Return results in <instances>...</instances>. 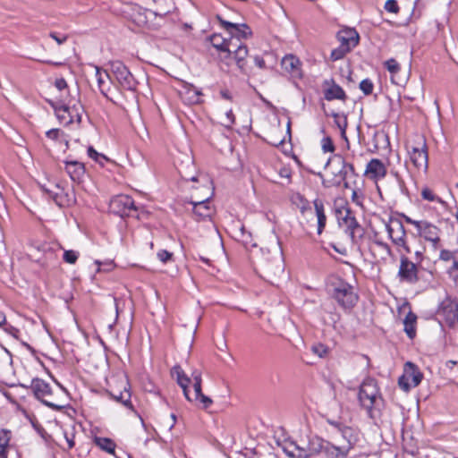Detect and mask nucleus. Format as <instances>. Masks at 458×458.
I'll use <instances>...</instances> for the list:
<instances>
[{
  "label": "nucleus",
  "instance_id": "0e129e2a",
  "mask_svg": "<svg viewBox=\"0 0 458 458\" xmlns=\"http://www.w3.org/2000/svg\"><path fill=\"white\" fill-rule=\"evenodd\" d=\"M415 260L420 262L422 259V251L420 250H414Z\"/></svg>",
  "mask_w": 458,
  "mask_h": 458
},
{
  "label": "nucleus",
  "instance_id": "b1692460",
  "mask_svg": "<svg viewBox=\"0 0 458 458\" xmlns=\"http://www.w3.org/2000/svg\"><path fill=\"white\" fill-rule=\"evenodd\" d=\"M191 378L193 380V388L195 392L194 400L199 401L203 408H208L213 402L208 396L203 394L201 392V373L198 370L193 371L191 374Z\"/></svg>",
  "mask_w": 458,
  "mask_h": 458
},
{
  "label": "nucleus",
  "instance_id": "09e8293b",
  "mask_svg": "<svg viewBox=\"0 0 458 458\" xmlns=\"http://www.w3.org/2000/svg\"><path fill=\"white\" fill-rule=\"evenodd\" d=\"M79 257V253L75 250H65L64 253V260L69 264H74Z\"/></svg>",
  "mask_w": 458,
  "mask_h": 458
},
{
  "label": "nucleus",
  "instance_id": "e2e57ef3",
  "mask_svg": "<svg viewBox=\"0 0 458 458\" xmlns=\"http://www.w3.org/2000/svg\"><path fill=\"white\" fill-rule=\"evenodd\" d=\"M220 95L223 98H225L226 100L232 99V96L228 90H221Z\"/></svg>",
  "mask_w": 458,
  "mask_h": 458
},
{
  "label": "nucleus",
  "instance_id": "a19ab883",
  "mask_svg": "<svg viewBox=\"0 0 458 458\" xmlns=\"http://www.w3.org/2000/svg\"><path fill=\"white\" fill-rule=\"evenodd\" d=\"M88 155L90 158H92L101 165H104L105 162L108 160L104 154L98 153L97 150L93 148V147H89Z\"/></svg>",
  "mask_w": 458,
  "mask_h": 458
},
{
  "label": "nucleus",
  "instance_id": "a878e982",
  "mask_svg": "<svg viewBox=\"0 0 458 458\" xmlns=\"http://www.w3.org/2000/svg\"><path fill=\"white\" fill-rule=\"evenodd\" d=\"M418 232L421 237L426 241L431 242L434 246H436L440 240L439 229L427 221L423 222Z\"/></svg>",
  "mask_w": 458,
  "mask_h": 458
},
{
  "label": "nucleus",
  "instance_id": "ea45409f",
  "mask_svg": "<svg viewBox=\"0 0 458 458\" xmlns=\"http://www.w3.org/2000/svg\"><path fill=\"white\" fill-rule=\"evenodd\" d=\"M9 437L7 432H0V458H7V446L9 445Z\"/></svg>",
  "mask_w": 458,
  "mask_h": 458
},
{
  "label": "nucleus",
  "instance_id": "f03ea898",
  "mask_svg": "<svg viewBox=\"0 0 458 458\" xmlns=\"http://www.w3.org/2000/svg\"><path fill=\"white\" fill-rule=\"evenodd\" d=\"M358 397L361 407L367 411L370 418L374 419L379 415L383 399L375 379L368 377L362 382Z\"/></svg>",
  "mask_w": 458,
  "mask_h": 458
},
{
  "label": "nucleus",
  "instance_id": "c756f323",
  "mask_svg": "<svg viewBox=\"0 0 458 458\" xmlns=\"http://www.w3.org/2000/svg\"><path fill=\"white\" fill-rule=\"evenodd\" d=\"M324 447V440L317 436L309 439L308 444L305 445L309 454V458L322 452Z\"/></svg>",
  "mask_w": 458,
  "mask_h": 458
},
{
  "label": "nucleus",
  "instance_id": "bb28decb",
  "mask_svg": "<svg viewBox=\"0 0 458 458\" xmlns=\"http://www.w3.org/2000/svg\"><path fill=\"white\" fill-rule=\"evenodd\" d=\"M172 375L176 377L178 385L182 388L185 398L192 402V399L189 395L188 386L191 382V378L184 373L180 366H174L172 369Z\"/></svg>",
  "mask_w": 458,
  "mask_h": 458
},
{
  "label": "nucleus",
  "instance_id": "f257e3e1",
  "mask_svg": "<svg viewBox=\"0 0 458 458\" xmlns=\"http://www.w3.org/2000/svg\"><path fill=\"white\" fill-rule=\"evenodd\" d=\"M355 176L353 165L336 155L327 163L322 184L326 188L339 187L342 184L344 188H350L349 181Z\"/></svg>",
  "mask_w": 458,
  "mask_h": 458
},
{
  "label": "nucleus",
  "instance_id": "9d476101",
  "mask_svg": "<svg viewBox=\"0 0 458 458\" xmlns=\"http://www.w3.org/2000/svg\"><path fill=\"white\" fill-rule=\"evenodd\" d=\"M212 195L213 188L207 187L206 194L203 196V198H199L195 195L191 196V203L193 206L192 211L197 217L205 219L212 216L214 210L209 205V199Z\"/></svg>",
  "mask_w": 458,
  "mask_h": 458
},
{
  "label": "nucleus",
  "instance_id": "3c124183",
  "mask_svg": "<svg viewBox=\"0 0 458 458\" xmlns=\"http://www.w3.org/2000/svg\"><path fill=\"white\" fill-rule=\"evenodd\" d=\"M385 9L392 13H397L399 12V6L395 0H387L385 4Z\"/></svg>",
  "mask_w": 458,
  "mask_h": 458
},
{
  "label": "nucleus",
  "instance_id": "4d7b16f0",
  "mask_svg": "<svg viewBox=\"0 0 458 458\" xmlns=\"http://www.w3.org/2000/svg\"><path fill=\"white\" fill-rule=\"evenodd\" d=\"M360 198V194L356 190H353L352 193V200L358 206H361Z\"/></svg>",
  "mask_w": 458,
  "mask_h": 458
},
{
  "label": "nucleus",
  "instance_id": "1a4fd4ad",
  "mask_svg": "<svg viewBox=\"0 0 458 458\" xmlns=\"http://www.w3.org/2000/svg\"><path fill=\"white\" fill-rule=\"evenodd\" d=\"M339 225L345 227L346 232L350 234L354 242L357 237H361L363 229L357 222L354 215L350 208H344L337 210Z\"/></svg>",
  "mask_w": 458,
  "mask_h": 458
},
{
  "label": "nucleus",
  "instance_id": "4468645a",
  "mask_svg": "<svg viewBox=\"0 0 458 458\" xmlns=\"http://www.w3.org/2000/svg\"><path fill=\"white\" fill-rule=\"evenodd\" d=\"M228 47H230V64L234 61L239 70L246 72V58L249 53L247 46L233 40Z\"/></svg>",
  "mask_w": 458,
  "mask_h": 458
},
{
  "label": "nucleus",
  "instance_id": "f8f14e48",
  "mask_svg": "<svg viewBox=\"0 0 458 458\" xmlns=\"http://www.w3.org/2000/svg\"><path fill=\"white\" fill-rule=\"evenodd\" d=\"M422 379V374L418 370L416 366L411 362H407L404 368L403 375L399 378V386L404 391H408L411 387L417 386Z\"/></svg>",
  "mask_w": 458,
  "mask_h": 458
},
{
  "label": "nucleus",
  "instance_id": "dca6fc26",
  "mask_svg": "<svg viewBox=\"0 0 458 458\" xmlns=\"http://www.w3.org/2000/svg\"><path fill=\"white\" fill-rule=\"evenodd\" d=\"M55 115L59 122L64 125H69L72 123H80L81 120V115L79 108L75 106L70 107L68 106H60L55 108Z\"/></svg>",
  "mask_w": 458,
  "mask_h": 458
},
{
  "label": "nucleus",
  "instance_id": "a18cd8bd",
  "mask_svg": "<svg viewBox=\"0 0 458 458\" xmlns=\"http://www.w3.org/2000/svg\"><path fill=\"white\" fill-rule=\"evenodd\" d=\"M374 244L379 248V250L382 251L383 257L382 259H386L392 256V250L390 246L382 241L376 240L374 241Z\"/></svg>",
  "mask_w": 458,
  "mask_h": 458
},
{
  "label": "nucleus",
  "instance_id": "603ef678",
  "mask_svg": "<svg viewBox=\"0 0 458 458\" xmlns=\"http://www.w3.org/2000/svg\"><path fill=\"white\" fill-rule=\"evenodd\" d=\"M157 256L161 262L166 263L169 260H171L173 253L165 250H160L159 251H157Z\"/></svg>",
  "mask_w": 458,
  "mask_h": 458
},
{
  "label": "nucleus",
  "instance_id": "393cba45",
  "mask_svg": "<svg viewBox=\"0 0 458 458\" xmlns=\"http://www.w3.org/2000/svg\"><path fill=\"white\" fill-rule=\"evenodd\" d=\"M323 452L328 458H345L350 451L349 445H335L324 441Z\"/></svg>",
  "mask_w": 458,
  "mask_h": 458
},
{
  "label": "nucleus",
  "instance_id": "c03bdc74",
  "mask_svg": "<svg viewBox=\"0 0 458 458\" xmlns=\"http://www.w3.org/2000/svg\"><path fill=\"white\" fill-rule=\"evenodd\" d=\"M349 52V47H344L340 45L337 48L332 50L330 58L332 61H337L344 58Z\"/></svg>",
  "mask_w": 458,
  "mask_h": 458
},
{
  "label": "nucleus",
  "instance_id": "6ab92c4d",
  "mask_svg": "<svg viewBox=\"0 0 458 458\" xmlns=\"http://www.w3.org/2000/svg\"><path fill=\"white\" fill-rule=\"evenodd\" d=\"M364 174L369 180L377 182L386 175V167L381 160L373 158L367 164Z\"/></svg>",
  "mask_w": 458,
  "mask_h": 458
},
{
  "label": "nucleus",
  "instance_id": "338daca9",
  "mask_svg": "<svg viewBox=\"0 0 458 458\" xmlns=\"http://www.w3.org/2000/svg\"><path fill=\"white\" fill-rule=\"evenodd\" d=\"M6 321L5 316L4 313L0 312V326L4 325Z\"/></svg>",
  "mask_w": 458,
  "mask_h": 458
},
{
  "label": "nucleus",
  "instance_id": "49530a36",
  "mask_svg": "<svg viewBox=\"0 0 458 458\" xmlns=\"http://www.w3.org/2000/svg\"><path fill=\"white\" fill-rule=\"evenodd\" d=\"M311 351L314 354L318 355L320 358L326 357L328 353V348L322 344H314L311 347Z\"/></svg>",
  "mask_w": 458,
  "mask_h": 458
},
{
  "label": "nucleus",
  "instance_id": "bf43d9fd",
  "mask_svg": "<svg viewBox=\"0 0 458 458\" xmlns=\"http://www.w3.org/2000/svg\"><path fill=\"white\" fill-rule=\"evenodd\" d=\"M407 222L409 224L412 225L419 231L424 221H418V220H412L411 218H407Z\"/></svg>",
  "mask_w": 458,
  "mask_h": 458
},
{
  "label": "nucleus",
  "instance_id": "412c9836",
  "mask_svg": "<svg viewBox=\"0 0 458 458\" xmlns=\"http://www.w3.org/2000/svg\"><path fill=\"white\" fill-rule=\"evenodd\" d=\"M336 38L342 47H349V51L354 48L360 40V35L353 28L342 29L338 31Z\"/></svg>",
  "mask_w": 458,
  "mask_h": 458
},
{
  "label": "nucleus",
  "instance_id": "20e7f679",
  "mask_svg": "<svg viewBox=\"0 0 458 458\" xmlns=\"http://www.w3.org/2000/svg\"><path fill=\"white\" fill-rule=\"evenodd\" d=\"M298 199H300V211L303 218L307 222H310L313 220L314 216H316L318 227L317 232L318 234H321L327 224V216L325 214V207L322 200L318 199H315L313 202L314 208H312L310 202L301 195H300Z\"/></svg>",
  "mask_w": 458,
  "mask_h": 458
},
{
  "label": "nucleus",
  "instance_id": "13d9d810",
  "mask_svg": "<svg viewBox=\"0 0 458 458\" xmlns=\"http://www.w3.org/2000/svg\"><path fill=\"white\" fill-rule=\"evenodd\" d=\"M254 63L260 69H264L266 67L264 59L259 55L254 57Z\"/></svg>",
  "mask_w": 458,
  "mask_h": 458
},
{
  "label": "nucleus",
  "instance_id": "c9c22d12",
  "mask_svg": "<svg viewBox=\"0 0 458 458\" xmlns=\"http://www.w3.org/2000/svg\"><path fill=\"white\" fill-rule=\"evenodd\" d=\"M325 98L327 100L344 99L345 98V93L340 86L334 84L327 89Z\"/></svg>",
  "mask_w": 458,
  "mask_h": 458
},
{
  "label": "nucleus",
  "instance_id": "6e6552de",
  "mask_svg": "<svg viewBox=\"0 0 458 458\" xmlns=\"http://www.w3.org/2000/svg\"><path fill=\"white\" fill-rule=\"evenodd\" d=\"M110 66L114 77L123 89L130 91L136 89V80L121 61H113L110 63Z\"/></svg>",
  "mask_w": 458,
  "mask_h": 458
},
{
  "label": "nucleus",
  "instance_id": "2eb2a0df",
  "mask_svg": "<svg viewBox=\"0 0 458 458\" xmlns=\"http://www.w3.org/2000/svg\"><path fill=\"white\" fill-rule=\"evenodd\" d=\"M209 41L213 47L219 52V60L226 65H230V47L228 46L233 43V39H226L219 34H213L209 37Z\"/></svg>",
  "mask_w": 458,
  "mask_h": 458
},
{
  "label": "nucleus",
  "instance_id": "9b49d317",
  "mask_svg": "<svg viewBox=\"0 0 458 458\" xmlns=\"http://www.w3.org/2000/svg\"><path fill=\"white\" fill-rule=\"evenodd\" d=\"M30 387L35 397L40 400L45 405L55 410H59L61 408V406L56 405L48 400V397L52 395V390L47 382L41 378H34L31 381Z\"/></svg>",
  "mask_w": 458,
  "mask_h": 458
},
{
  "label": "nucleus",
  "instance_id": "423d86ee",
  "mask_svg": "<svg viewBox=\"0 0 458 458\" xmlns=\"http://www.w3.org/2000/svg\"><path fill=\"white\" fill-rule=\"evenodd\" d=\"M406 148L410 160L416 168L428 167V152L424 137L417 135L413 141H408Z\"/></svg>",
  "mask_w": 458,
  "mask_h": 458
},
{
  "label": "nucleus",
  "instance_id": "864d4df0",
  "mask_svg": "<svg viewBox=\"0 0 458 458\" xmlns=\"http://www.w3.org/2000/svg\"><path fill=\"white\" fill-rule=\"evenodd\" d=\"M454 254H455V250H443L440 252V259L444 261H451V260L454 261Z\"/></svg>",
  "mask_w": 458,
  "mask_h": 458
},
{
  "label": "nucleus",
  "instance_id": "6e6d98bb",
  "mask_svg": "<svg viewBox=\"0 0 458 458\" xmlns=\"http://www.w3.org/2000/svg\"><path fill=\"white\" fill-rule=\"evenodd\" d=\"M55 86L59 91H63L64 89H66L68 87L66 81L63 78L56 79L55 81Z\"/></svg>",
  "mask_w": 458,
  "mask_h": 458
},
{
  "label": "nucleus",
  "instance_id": "4c0bfd02",
  "mask_svg": "<svg viewBox=\"0 0 458 458\" xmlns=\"http://www.w3.org/2000/svg\"><path fill=\"white\" fill-rule=\"evenodd\" d=\"M96 70V77L98 88L103 95H106V89L105 85L106 82V80L110 78L109 74L106 71H102L99 67L95 66Z\"/></svg>",
  "mask_w": 458,
  "mask_h": 458
},
{
  "label": "nucleus",
  "instance_id": "7c9ffc66",
  "mask_svg": "<svg viewBox=\"0 0 458 458\" xmlns=\"http://www.w3.org/2000/svg\"><path fill=\"white\" fill-rule=\"evenodd\" d=\"M130 8L131 11V13H130V18L132 20V21L138 26L145 25L147 23L146 10L138 5H131Z\"/></svg>",
  "mask_w": 458,
  "mask_h": 458
},
{
  "label": "nucleus",
  "instance_id": "5701e85b",
  "mask_svg": "<svg viewBox=\"0 0 458 458\" xmlns=\"http://www.w3.org/2000/svg\"><path fill=\"white\" fill-rule=\"evenodd\" d=\"M179 93L183 101L189 105L199 104L201 102L202 93L192 84L183 82Z\"/></svg>",
  "mask_w": 458,
  "mask_h": 458
},
{
  "label": "nucleus",
  "instance_id": "72a5a7b5",
  "mask_svg": "<svg viewBox=\"0 0 458 458\" xmlns=\"http://www.w3.org/2000/svg\"><path fill=\"white\" fill-rule=\"evenodd\" d=\"M290 447H294V450L285 448L284 453L288 456L294 458H309V454L305 446L299 445L295 442H290Z\"/></svg>",
  "mask_w": 458,
  "mask_h": 458
},
{
  "label": "nucleus",
  "instance_id": "a211bd4d",
  "mask_svg": "<svg viewBox=\"0 0 458 458\" xmlns=\"http://www.w3.org/2000/svg\"><path fill=\"white\" fill-rule=\"evenodd\" d=\"M438 315L442 316L448 325H454L458 321V304L455 301L446 298L439 308Z\"/></svg>",
  "mask_w": 458,
  "mask_h": 458
},
{
  "label": "nucleus",
  "instance_id": "f704fd0d",
  "mask_svg": "<svg viewBox=\"0 0 458 458\" xmlns=\"http://www.w3.org/2000/svg\"><path fill=\"white\" fill-rule=\"evenodd\" d=\"M95 443L101 450L108 454H114L116 445L112 439L99 437L95 438Z\"/></svg>",
  "mask_w": 458,
  "mask_h": 458
},
{
  "label": "nucleus",
  "instance_id": "58836bf2",
  "mask_svg": "<svg viewBox=\"0 0 458 458\" xmlns=\"http://www.w3.org/2000/svg\"><path fill=\"white\" fill-rule=\"evenodd\" d=\"M333 116L335 125L341 131L342 136H345V131L348 125L346 115L344 114H334Z\"/></svg>",
  "mask_w": 458,
  "mask_h": 458
},
{
  "label": "nucleus",
  "instance_id": "e433bc0d",
  "mask_svg": "<svg viewBox=\"0 0 458 458\" xmlns=\"http://www.w3.org/2000/svg\"><path fill=\"white\" fill-rule=\"evenodd\" d=\"M218 119L220 124L226 129H231L235 123V116L232 109L223 111Z\"/></svg>",
  "mask_w": 458,
  "mask_h": 458
},
{
  "label": "nucleus",
  "instance_id": "8fccbe9b",
  "mask_svg": "<svg viewBox=\"0 0 458 458\" xmlns=\"http://www.w3.org/2000/svg\"><path fill=\"white\" fill-rule=\"evenodd\" d=\"M321 148L324 152H334L335 146L331 138L324 137L321 140Z\"/></svg>",
  "mask_w": 458,
  "mask_h": 458
},
{
  "label": "nucleus",
  "instance_id": "c85d7f7f",
  "mask_svg": "<svg viewBox=\"0 0 458 458\" xmlns=\"http://www.w3.org/2000/svg\"><path fill=\"white\" fill-rule=\"evenodd\" d=\"M331 424L337 428L340 437L344 439V443H342L341 445H349L351 450L353 443L356 440L354 430L350 427L343 426L336 422H333Z\"/></svg>",
  "mask_w": 458,
  "mask_h": 458
},
{
  "label": "nucleus",
  "instance_id": "de8ad7c7",
  "mask_svg": "<svg viewBox=\"0 0 458 458\" xmlns=\"http://www.w3.org/2000/svg\"><path fill=\"white\" fill-rule=\"evenodd\" d=\"M360 89L365 95H369L373 91L374 85L369 79H365L360 81Z\"/></svg>",
  "mask_w": 458,
  "mask_h": 458
},
{
  "label": "nucleus",
  "instance_id": "2f4dec72",
  "mask_svg": "<svg viewBox=\"0 0 458 458\" xmlns=\"http://www.w3.org/2000/svg\"><path fill=\"white\" fill-rule=\"evenodd\" d=\"M416 321L417 316L412 312H409L403 320L404 331L411 339L416 335Z\"/></svg>",
  "mask_w": 458,
  "mask_h": 458
},
{
  "label": "nucleus",
  "instance_id": "4be33fe9",
  "mask_svg": "<svg viewBox=\"0 0 458 458\" xmlns=\"http://www.w3.org/2000/svg\"><path fill=\"white\" fill-rule=\"evenodd\" d=\"M282 68L294 78L302 77L301 62L293 55H286L281 62Z\"/></svg>",
  "mask_w": 458,
  "mask_h": 458
},
{
  "label": "nucleus",
  "instance_id": "5fc2aeb1",
  "mask_svg": "<svg viewBox=\"0 0 458 458\" xmlns=\"http://www.w3.org/2000/svg\"><path fill=\"white\" fill-rule=\"evenodd\" d=\"M49 36L53 39H55L58 45L64 44L66 41V39H67V37L65 35L59 34V33H56V32H51L49 34Z\"/></svg>",
  "mask_w": 458,
  "mask_h": 458
},
{
  "label": "nucleus",
  "instance_id": "0eeeda50",
  "mask_svg": "<svg viewBox=\"0 0 458 458\" xmlns=\"http://www.w3.org/2000/svg\"><path fill=\"white\" fill-rule=\"evenodd\" d=\"M386 228L388 237L395 246L402 248L405 254L413 252L411 246L406 242L405 228L400 220L390 219L389 222L386 224Z\"/></svg>",
  "mask_w": 458,
  "mask_h": 458
},
{
  "label": "nucleus",
  "instance_id": "052dcab7",
  "mask_svg": "<svg viewBox=\"0 0 458 458\" xmlns=\"http://www.w3.org/2000/svg\"><path fill=\"white\" fill-rule=\"evenodd\" d=\"M451 269L458 271V248L455 250V254Z\"/></svg>",
  "mask_w": 458,
  "mask_h": 458
},
{
  "label": "nucleus",
  "instance_id": "7ed1b4c3",
  "mask_svg": "<svg viewBox=\"0 0 458 458\" xmlns=\"http://www.w3.org/2000/svg\"><path fill=\"white\" fill-rule=\"evenodd\" d=\"M107 393L114 401L122 403L125 408L135 411L131 403L130 384L125 376L112 377L108 381Z\"/></svg>",
  "mask_w": 458,
  "mask_h": 458
},
{
  "label": "nucleus",
  "instance_id": "39448f33",
  "mask_svg": "<svg viewBox=\"0 0 458 458\" xmlns=\"http://www.w3.org/2000/svg\"><path fill=\"white\" fill-rule=\"evenodd\" d=\"M331 285L333 297L341 307L351 309L356 304L358 295L351 284L341 279H336Z\"/></svg>",
  "mask_w": 458,
  "mask_h": 458
},
{
  "label": "nucleus",
  "instance_id": "774afa93",
  "mask_svg": "<svg viewBox=\"0 0 458 458\" xmlns=\"http://www.w3.org/2000/svg\"><path fill=\"white\" fill-rule=\"evenodd\" d=\"M285 448H288L289 450H294V447H290V442L289 443H285L284 446V450Z\"/></svg>",
  "mask_w": 458,
  "mask_h": 458
},
{
  "label": "nucleus",
  "instance_id": "37998d69",
  "mask_svg": "<svg viewBox=\"0 0 458 458\" xmlns=\"http://www.w3.org/2000/svg\"><path fill=\"white\" fill-rule=\"evenodd\" d=\"M385 67L391 73L394 81V77L400 72V64L394 59H389L385 62Z\"/></svg>",
  "mask_w": 458,
  "mask_h": 458
},
{
  "label": "nucleus",
  "instance_id": "aec40b11",
  "mask_svg": "<svg viewBox=\"0 0 458 458\" xmlns=\"http://www.w3.org/2000/svg\"><path fill=\"white\" fill-rule=\"evenodd\" d=\"M114 212L119 213L121 216L127 215L130 210H136L134 200L128 195H118L114 197L110 203Z\"/></svg>",
  "mask_w": 458,
  "mask_h": 458
},
{
  "label": "nucleus",
  "instance_id": "cd10ccee",
  "mask_svg": "<svg viewBox=\"0 0 458 458\" xmlns=\"http://www.w3.org/2000/svg\"><path fill=\"white\" fill-rule=\"evenodd\" d=\"M64 169L70 178L74 181H80L85 174L84 165L78 161H65Z\"/></svg>",
  "mask_w": 458,
  "mask_h": 458
},
{
  "label": "nucleus",
  "instance_id": "473e14b6",
  "mask_svg": "<svg viewBox=\"0 0 458 458\" xmlns=\"http://www.w3.org/2000/svg\"><path fill=\"white\" fill-rule=\"evenodd\" d=\"M47 139L55 141L58 144H64L68 148V138L60 129H51L46 132Z\"/></svg>",
  "mask_w": 458,
  "mask_h": 458
},
{
  "label": "nucleus",
  "instance_id": "f3484780",
  "mask_svg": "<svg viewBox=\"0 0 458 458\" xmlns=\"http://www.w3.org/2000/svg\"><path fill=\"white\" fill-rule=\"evenodd\" d=\"M398 276L402 281L411 284L418 280L417 267L405 255L401 256Z\"/></svg>",
  "mask_w": 458,
  "mask_h": 458
},
{
  "label": "nucleus",
  "instance_id": "69168bd1",
  "mask_svg": "<svg viewBox=\"0 0 458 458\" xmlns=\"http://www.w3.org/2000/svg\"><path fill=\"white\" fill-rule=\"evenodd\" d=\"M66 438V442H67V445H68V449H72L73 446H74V441L72 438H69L67 437H65Z\"/></svg>",
  "mask_w": 458,
  "mask_h": 458
},
{
  "label": "nucleus",
  "instance_id": "ddd939ff",
  "mask_svg": "<svg viewBox=\"0 0 458 458\" xmlns=\"http://www.w3.org/2000/svg\"><path fill=\"white\" fill-rule=\"evenodd\" d=\"M218 20L222 27L229 32L230 39H233L238 43H242V39L249 38L252 34L250 28L244 23H233L220 17H218Z\"/></svg>",
  "mask_w": 458,
  "mask_h": 458
},
{
  "label": "nucleus",
  "instance_id": "680f3d73",
  "mask_svg": "<svg viewBox=\"0 0 458 458\" xmlns=\"http://www.w3.org/2000/svg\"><path fill=\"white\" fill-rule=\"evenodd\" d=\"M204 181L206 182V185L204 186V188L202 190L203 193H200V195H199L197 193H193L192 195H195V196H197L199 198H203V196L206 194V188L207 187H212L210 182L207 178H204Z\"/></svg>",
  "mask_w": 458,
  "mask_h": 458
},
{
  "label": "nucleus",
  "instance_id": "79ce46f5",
  "mask_svg": "<svg viewBox=\"0 0 458 458\" xmlns=\"http://www.w3.org/2000/svg\"><path fill=\"white\" fill-rule=\"evenodd\" d=\"M421 196L424 199L426 200H428V201H435V202H438L442 205L445 204V201L442 200V199L438 196H437L430 189L428 188H424L422 191H421Z\"/></svg>",
  "mask_w": 458,
  "mask_h": 458
}]
</instances>
